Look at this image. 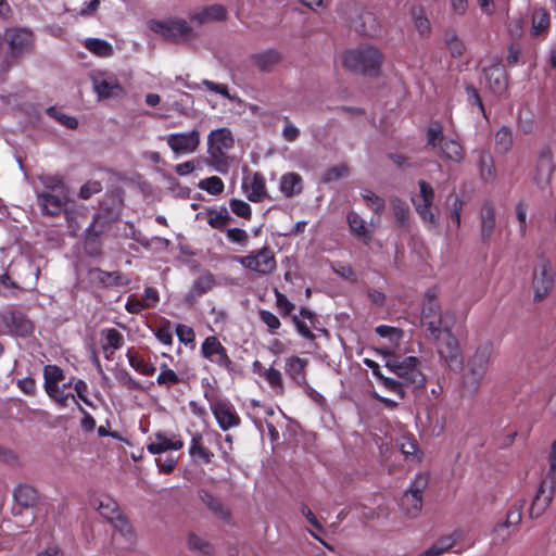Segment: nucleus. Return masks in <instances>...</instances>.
I'll return each instance as SVG.
<instances>
[{
	"mask_svg": "<svg viewBox=\"0 0 556 556\" xmlns=\"http://www.w3.org/2000/svg\"><path fill=\"white\" fill-rule=\"evenodd\" d=\"M382 62V52L369 45L350 49L343 54V66L348 71L369 77L380 75Z\"/></svg>",
	"mask_w": 556,
	"mask_h": 556,
	"instance_id": "1",
	"label": "nucleus"
},
{
	"mask_svg": "<svg viewBox=\"0 0 556 556\" xmlns=\"http://www.w3.org/2000/svg\"><path fill=\"white\" fill-rule=\"evenodd\" d=\"M493 354V344L486 341L480 344L472 356H470L466 364V377L464 380V390L471 395L476 394L489 370L491 357Z\"/></svg>",
	"mask_w": 556,
	"mask_h": 556,
	"instance_id": "2",
	"label": "nucleus"
},
{
	"mask_svg": "<svg viewBox=\"0 0 556 556\" xmlns=\"http://www.w3.org/2000/svg\"><path fill=\"white\" fill-rule=\"evenodd\" d=\"M235 144L232 132L229 128L223 127L212 130L207 136L208 164L220 174L229 170V156L227 151Z\"/></svg>",
	"mask_w": 556,
	"mask_h": 556,
	"instance_id": "3",
	"label": "nucleus"
},
{
	"mask_svg": "<svg viewBox=\"0 0 556 556\" xmlns=\"http://www.w3.org/2000/svg\"><path fill=\"white\" fill-rule=\"evenodd\" d=\"M426 139L431 149H440L442 159L454 163H460L465 159L463 146L457 140L445 138L441 122L435 121L430 124L426 131Z\"/></svg>",
	"mask_w": 556,
	"mask_h": 556,
	"instance_id": "4",
	"label": "nucleus"
},
{
	"mask_svg": "<svg viewBox=\"0 0 556 556\" xmlns=\"http://www.w3.org/2000/svg\"><path fill=\"white\" fill-rule=\"evenodd\" d=\"M386 367L393 372L404 386L422 388L426 383V377L420 369V361L416 356H406L389 358Z\"/></svg>",
	"mask_w": 556,
	"mask_h": 556,
	"instance_id": "5",
	"label": "nucleus"
},
{
	"mask_svg": "<svg viewBox=\"0 0 556 556\" xmlns=\"http://www.w3.org/2000/svg\"><path fill=\"white\" fill-rule=\"evenodd\" d=\"M200 353L204 359L216 366L219 370L232 374L236 369V364L228 354V350L217 336L206 337L201 343Z\"/></svg>",
	"mask_w": 556,
	"mask_h": 556,
	"instance_id": "6",
	"label": "nucleus"
},
{
	"mask_svg": "<svg viewBox=\"0 0 556 556\" xmlns=\"http://www.w3.org/2000/svg\"><path fill=\"white\" fill-rule=\"evenodd\" d=\"M238 262L248 270L258 275H270L277 267V262L273 249L264 245L257 251H252L248 255L238 257Z\"/></svg>",
	"mask_w": 556,
	"mask_h": 556,
	"instance_id": "7",
	"label": "nucleus"
},
{
	"mask_svg": "<svg viewBox=\"0 0 556 556\" xmlns=\"http://www.w3.org/2000/svg\"><path fill=\"white\" fill-rule=\"evenodd\" d=\"M419 194L412 198L413 205L422 222L435 226L438 224V207L434 205V190L426 180H419Z\"/></svg>",
	"mask_w": 556,
	"mask_h": 556,
	"instance_id": "8",
	"label": "nucleus"
},
{
	"mask_svg": "<svg viewBox=\"0 0 556 556\" xmlns=\"http://www.w3.org/2000/svg\"><path fill=\"white\" fill-rule=\"evenodd\" d=\"M204 397L208 401L211 412L223 431H228L241 425L239 414L228 400L211 397L208 392L204 393Z\"/></svg>",
	"mask_w": 556,
	"mask_h": 556,
	"instance_id": "9",
	"label": "nucleus"
},
{
	"mask_svg": "<svg viewBox=\"0 0 556 556\" xmlns=\"http://www.w3.org/2000/svg\"><path fill=\"white\" fill-rule=\"evenodd\" d=\"M0 319L11 336L28 338L35 331L34 323L22 311L8 307L0 314Z\"/></svg>",
	"mask_w": 556,
	"mask_h": 556,
	"instance_id": "10",
	"label": "nucleus"
},
{
	"mask_svg": "<svg viewBox=\"0 0 556 556\" xmlns=\"http://www.w3.org/2000/svg\"><path fill=\"white\" fill-rule=\"evenodd\" d=\"M439 356L453 371H459L464 366L463 355L458 340L451 328H445V337L438 345Z\"/></svg>",
	"mask_w": 556,
	"mask_h": 556,
	"instance_id": "11",
	"label": "nucleus"
},
{
	"mask_svg": "<svg viewBox=\"0 0 556 556\" xmlns=\"http://www.w3.org/2000/svg\"><path fill=\"white\" fill-rule=\"evenodd\" d=\"M554 287V273L551 262L541 261L533 270L532 289L534 302L545 299Z\"/></svg>",
	"mask_w": 556,
	"mask_h": 556,
	"instance_id": "12",
	"label": "nucleus"
},
{
	"mask_svg": "<svg viewBox=\"0 0 556 556\" xmlns=\"http://www.w3.org/2000/svg\"><path fill=\"white\" fill-rule=\"evenodd\" d=\"M150 28L165 39L176 41L192 35V28L185 20L151 21Z\"/></svg>",
	"mask_w": 556,
	"mask_h": 556,
	"instance_id": "13",
	"label": "nucleus"
},
{
	"mask_svg": "<svg viewBox=\"0 0 556 556\" xmlns=\"http://www.w3.org/2000/svg\"><path fill=\"white\" fill-rule=\"evenodd\" d=\"M166 142L175 154H191L200 146V131L192 129L189 132H176L166 137Z\"/></svg>",
	"mask_w": 556,
	"mask_h": 556,
	"instance_id": "14",
	"label": "nucleus"
},
{
	"mask_svg": "<svg viewBox=\"0 0 556 556\" xmlns=\"http://www.w3.org/2000/svg\"><path fill=\"white\" fill-rule=\"evenodd\" d=\"M68 202V191L61 192H38L37 204L41 213L47 216H59L65 211Z\"/></svg>",
	"mask_w": 556,
	"mask_h": 556,
	"instance_id": "15",
	"label": "nucleus"
},
{
	"mask_svg": "<svg viewBox=\"0 0 556 556\" xmlns=\"http://www.w3.org/2000/svg\"><path fill=\"white\" fill-rule=\"evenodd\" d=\"M112 526L114 528L112 541L115 547L122 551L132 549L136 545V533L129 519L124 515Z\"/></svg>",
	"mask_w": 556,
	"mask_h": 556,
	"instance_id": "16",
	"label": "nucleus"
},
{
	"mask_svg": "<svg viewBox=\"0 0 556 556\" xmlns=\"http://www.w3.org/2000/svg\"><path fill=\"white\" fill-rule=\"evenodd\" d=\"M7 37L10 52L15 58L29 52L33 48V33L27 29H12L8 31Z\"/></svg>",
	"mask_w": 556,
	"mask_h": 556,
	"instance_id": "17",
	"label": "nucleus"
},
{
	"mask_svg": "<svg viewBox=\"0 0 556 556\" xmlns=\"http://www.w3.org/2000/svg\"><path fill=\"white\" fill-rule=\"evenodd\" d=\"M89 277L104 288L126 287L131 281L127 275L119 270L106 271L98 267L89 270Z\"/></svg>",
	"mask_w": 556,
	"mask_h": 556,
	"instance_id": "18",
	"label": "nucleus"
},
{
	"mask_svg": "<svg viewBox=\"0 0 556 556\" xmlns=\"http://www.w3.org/2000/svg\"><path fill=\"white\" fill-rule=\"evenodd\" d=\"M198 220L205 219L208 226L218 231H225L226 227L232 222L227 207L222 206L219 210L215 207H205L195 216Z\"/></svg>",
	"mask_w": 556,
	"mask_h": 556,
	"instance_id": "19",
	"label": "nucleus"
},
{
	"mask_svg": "<svg viewBox=\"0 0 556 556\" xmlns=\"http://www.w3.org/2000/svg\"><path fill=\"white\" fill-rule=\"evenodd\" d=\"M479 218L481 242L489 244L496 227V212L491 201L483 202Z\"/></svg>",
	"mask_w": 556,
	"mask_h": 556,
	"instance_id": "20",
	"label": "nucleus"
},
{
	"mask_svg": "<svg viewBox=\"0 0 556 556\" xmlns=\"http://www.w3.org/2000/svg\"><path fill=\"white\" fill-rule=\"evenodd\" d=\"M532 38H545L551 29V13L544 7H534L530 13Z\"/></svg>",
	"mask_w": 556,
	"mask_h": 556,
	"instance_id": "21",
	"label": "nucleus"
},
{
	"mask_svg": "<svg viewBox=\"0 0 556 556\" xmlns=\"http://www.w3.org/2000/svg\"><path fill=\"white\" fill-rule=\"evenodd\" d=\"M555 488L556 486H551V482H546V478L542 480L538 493L529 508V515L531 518H539L549 506L554 496Z\"/></svg>",
	"mask_w": 556,
	"mask_h": 556,
	"instance_id": "22",
	"label": "nucleus"
},
{
	"mask_svg": "<svg viewBox=\"0 0 556 556\" xmlns=\"http://www.w3.org/2000/svg\"><path fill=\"white\" fill-rule=\"evenodd\" d=\"M242 189L251 202H261L266 197V180L262 173L255 172L245 176L242 181Z\"/></svg>",
	"mask_w": 556,
	"mask_h": 556,
	"instance_id": "23",
	"label": "nucleus"
},
{
	"mask_svg": "<svg viewBox=\"0 0 556 556\" xmlns=\"http://www.w3.org/2000/svg\"><path fill=\"white\" fill-rule=\"evenodd\" d=\"M184 447V441L179 437L173 435L172 438L166 437L164 432H156L154 434V441L147 444V451L150 454L157 455L167 451H179Z\"/></svg>",
	"mask_w": 556,
	"mask_h": 556,
	"instance_id": "24",
	"label": "nucleus"
},
{
	"mask_svg": "<svg viewBox=\"0 0 556 556\" xmlns=\"http://www.w3.org/2000/svg\"><path fill=\"white\" fill-rule=\"evenodd\" d=\"M91 505L111 525H113L117 520V518L124 516V514L119 509L117 502L109 495H102L100 497L93 498Z\"/></svg>",
	"mask_w": 556,
	"mask_h": 556,
	"instance_id": "25",
	"label": "nucleus"
},
{
	"mask_svg": "<svg viewBox=\"0 0 556 556\" xmlns=\"http://www.w3.org/2000/svg\"><path fill=\"white\" fill-rule=\"evenodd\" d=\"M99 98H117L125 93L124 88L114 76L98 77L93 80Z\"/></svg>",
	"mask_w": 556,
	"mask_h": 556,
	"instance_id": "26",
	"label": "nucleus"
},
{
	"mask_svg": "<svg viewBox=\"0 0 556 556\" xmlns=\"http://www.w3.org/2000/svg\"><path fill=\"white\" fill-rule=\"evenodd\" d=\"M306 367L307 361L299 356L287 358L285 370L290 379L298 386L306 384Z\"/></svg>",
	"mask_w": 556,
	"mask_h": 556,
	"instance_id": "27",
	"label": "nucleus"
},
{
	"mask_svg": "<svg viewBox=\"0 0 556 556\" xmlns=\"http://www.w3.org/2000/svg\"><path fill=\"white\" fill-rule=\"evenodd\" d=\"M484 73L489 87L494 93L501 94L507 89L508 77L504 67L492 65L485 68Z\"/></svg>",
	"mask_w": 556,
	"mask_h": 556,
	"instance_id": "28",
	"label": "nucleus"
},
{
	"mask_svg": "<svg viewBox=\"0 0 556 556\" xmlns=\"http://www.w3.org/2000/svg\"><path fill=\"white\" fill-rule=\"evenodd\" d=\"M13 497L17 506L21 508H33L39 501L37 490L29 484H18L13 492Z\"/></svg>",
	"mask_w": 556,
	"mask_h": 556,
	"instance_id": "29",
	"label": "nucleus"
},
{
	"mask_svg": "<svg viewBox=\"0 0 556 556\" xmlns=\"http://www.w3.org/2000/svg\"><path fill=\"white\" fill-rule=\"evenodd\" d=\"M281 59V53L275 49H268L251 55V61L261 72H271L280 63Z\"/></svg>",
	"mask_w": 556,
	"mask_h": 556,
	"instance_id": "30",
	"label": "nucleus"
},
{
	"mask_svg": "<svg viewBox=\"0 0 556 556\" xmlns=\"http://www.w3.org/2000/svg\"><path fill=\"white\" fill-rule=\"evenodd\" d=\"M279 189L286 198H293L303 191V179L298 173H286L280 178Z\"/></svg>",
	"mask_w": 556,
	"mask_h": 556,
	"instance_id": "31",
	"label": "nucleus"
},
{
	"mask_svg": "<svg viewBox=\"0 0 556 556\" xmlns=\"http://www.w3.org/2000/svg\"><path fill=\"white\" fill-rule=\"evenodd\" d=\"M198 496L203 504L219 519L227 520L230 518L229 510L224 506L222 501L206 490H199Z\"/></svg>",
	"mask_w": 556,
	"mask_h": 556,
	"instance_id": "32",
	"label": "nucleus"
},
{
	"mask_svg": "<svg viewBox=\"0 0 556 556\" xmlns=\"http://www.w3.org/2000/svg\"><path fill=\"white\" fill-rule=\"evenodd\" d=\"M189 454L193 459H200L204 464H210L214 457V454L204 446L202 433L198 431L192 434Z\"/></svg>",
	"mask_w": 556,
	"mask_h": 556,
	"instance_id": "33",
	"label": "nucleus"
},
{
	"mask_svg": "<svg viewBox=\"0 0 556 556\" xmlns=\"http://www.w3.org/2000/svg\"><path fill=\"white\" fill-rule=\"evenodd\" d=\"M215 285L214 276L211 273H206L204 275H201L198 277L193 283L192 287L187 294V300L189 302H193L195 299L204 295L208 291L212 290V288Z\"/></svg>",
	"mask_w": 556,
	"mask_h": 556,
	"instance_id": "34",
	"label": "nucleus"
},
{
	"mask_svg": "<svg viewBox=\"0 0 556 556\" xmlns=\"http://www.w3.org/2000/svg\"><path fill=\"white\" fill-rule=\"evenodd\" d=\"M45 390L48 395L58 393L59 383L64 380L62 368L56 365H46L43 368Z\"/></svg>",
	"mask_w": 556,
	"mask_h": 556,
	"instance_id": "35",
	"label": "nucleus"
},
{
	"mask_svg": "<svg viewBox=\"0 0 556 556\" xmlns=\"http://www.w3.org/2000/svg\"><path fill=\"white\" fill-rule=\"evenodd\" d=\"M478 166L480 178L489 184L493 182L496 176L495 165L492 155L484 150L478 152Z\"/></svg>",
	"mask_w": 556,
	"mask_h": 556,
	"instance_id": "36",
	"label": "nucleus"
},
{
	"mask_svg": "<svg viewBox=\"0 0 556 556\" xmlns=\"http://www.w3.org/2000/svg\"><path fill=\"white\" fill-rule=\"evenodd\" d=\"M421 325L429 332V337L433 340H439L442 333H445V328H450L443 323L442 315H420Z\"/></svg>",
	"mask_w": 556,
	"mask_h": 556,
	"instance_id": "37",
	"label": "nucleus"
},
{
	"mask_svg": "<svg viewBox=\"0 0 556 556\" xmlns=\"http://www.w3.org/2000/svg\"><path fill=\"white\" fill-rule=\"evenodd\" d=\"M354 28L363 36L374 37L379 30V25L376 16L366 11L354 22Z\"/></svg>",
	"mask_w": 556,
	"mask_h": 556,
	"instance_id": "38",
	"label": "nucleus"
},
{
	"mask_svg": "<svg viewBox=\"0 0 556 556\" xmlns=\"http://www.w3.org/2000/svg\"><path fill=\"white\" fill-rule=\"evenodd\" d=\"M397 445L406 459L410 458L412 460L417 462L421 459V452L419 450L418 442L413 434H402L397 439Z\"/></svg>",
	"mask_w": 556,
	"mask_h": 556,
	"instance_id": "39",
	"label": "nucleus"
},
{
	"mask_svg": "<svg viewBox=\"0 0 556 556\" xmlns=\"http://www.w3.org/2000/svg\"><path fill=\"white\" fill-rule=\"evenodd\" d=\"M102 334L105 337V343L102 349L105 352L106 359H111L115 350H119L124 345V336L115 328L104 329Z\"/></svg>",
	"mask_w": 556,
	"mask_h": 556,
	"instance_id": "40",
	"label": "nucleus"
},
{
	"mask_svg": "<svg viewBox=\"0 0 556 556\" xmlns=\"http://www.w3.org/2000/svg\"><path fill=\"white\" fill-rule=\"evenodd\" d=\"M227 11L220 4H213L202 9L200 12L192 14L191 20L202 24L207 21H223L226 18Z\"/></svg>",
	"mask_w": 556,
	"mask_h": 556,
	"instance_id": "41",
	"label": "nucleus"
},
{
	"mask_svg": "<svg viewBox=\"0 0 556 556\" xmlns=\"http://www.w3.org/2000/svg\"><path fill=\"white\" fill-rule=\"evenodd\" d=\"M462 535V531H455L451 535L441 536L424 553L427 556H440L444 552L454 547L456 540Z\"/></svg>",
	"mask_w": 556,
	"mask_h": 556,
	"instance_id": "42",
	"label": "nucleus"
},
{
	"mask_svg": "<svg viewBox=\"0 0 556 556\" xmlns=\"http://www.w3.org/2000/svg\"><path fill=\"white\" fill-rule=\"evenodd\" d=\"M126 356L130 367L134 368L137 372L144 376H153L155 374V366L152 363L146 362L140 353L130 349L127 351Z\"/></svg>",
	"mask_w": 556,
	"mask_h": 556,
	"instance_id": "43",
	"label": "nucleus"
},
{
	"mask_svg": "<svg viewBox=\"0 0 556 556\" xmlns=\"http://www.w3.org/2000/svg\"><path fill=\"white\" fill-rule=\"evenodd\" d=\"M392 211L394 214L395 223L400 228H408L409 226V207L407 203L397 198L393 197L390 199Z\"/></svg>",
	"mask_w": 556,
	"mask_h": 556,
	"instance_id": "44",
	"label": "nucleus"
},
{
	"mask_svg": "<svg viewBox=\"0 0 556 556\" xmlns=\"http://www.w3.org/2000/svg\"><path fill=\"white\" fill-rule=\"evenodd\" d=\"M401 506L406 516L415 518L419 515L422 508V496L405 492L401 498Z\"/></svg>",
	"mask_w": 556,
	"mask_h": 556,
	"instance_id": "45",
	"label": "nucleus"
},
{
	"mask_svg": "<svg viewBox=\"0 0 556 556\" xmlns=\"http://www.w3.org/2000/svg\"><path fill=\"white\" fill-rule=\"evenodd\" d=\"M84 47L89 52L100 58H108L114 53L112 45L99 38H87L84 41Z\"/></svg>",
	"mask_w": 556,
	"mask_h": 556,
	"instance_id": "46",
	"label": "nucleus"
},
{
	"mask_svg": "<svg viewBox=\"0 0 556 556\" xmlns=\"http://www.w3.org/2000/svg\"><path fill=\"white\" fill-rule=\"evenodd\" d=\"M421 315H442L440 302L438 300V290L428 289L424 294Z\"/></svg>",
	"mask_w": 556,
	"mask_h": 556,
	"instance_id": "47",
	"label": "nucleus"
},
{
	"mask_svg": "<svg viewBox=\"0 0 556 556\" xmlns=\"http://www.w3.org/2000/svg\"><path fill=\"white\" fill-rule=\"evenodd\" d=\"M39 181L43 187L41 192H61L68 191L66 184L63 178L59 175H41Z\"/></svg>",
	"mask_w": 556,
	"mask_h": 556,
	"instance_id": "48",
	"label": "nucleus"
},
{
	"mask_svg": "<svg viewBox=\"0 0 556 556\" xmlns=\"http://www.w3.org/2000/svg\"><path fill=\"white\" fill-rule=\"evenodd\" d=\"M513 147V134L509 127L503 126L495 134V149L498 153L505 154Z\"/></svg>",
	"mask_w": 556,
	"mask_h": 556,
	"instance_id": "49",
	"label": "nucleus"
},
{
	"mask_svg": "<svg viewBox=\"0 0 556 556\" xmlns=\"http://www.w3.org/2000/svg\"><path fill=\"white\" fill-rule=\"evenodd\" d=\"M445 45L452 58H462L466 52V46L464 41L455 31L446 33Z\"/></svg>",
	"mask_w": 556,
	"mask_h": 556,
	"instance_id": "50",
	"label": "nucleus"
},
{
	"mask_svg": "<svg viewBox=\"0 0 556 556\" xmlns=\"http://www.w3.org/2000/svg\"><path fill=\"white\" fill-rule=\"evenodd\" d=\"M363 200L365 201L366 205L374 211L375 214L381 215L386 208V202L384 200L377 195L375 192H372L369 189H364L361 193Z\"/></svg>",
	"mask_w": 556,
	"mask_h": 556,
	"instance_id": "51",
	"label": "nucleus"
},
{
	"mask_svg": "<svg viewBox=\"0 0 556 556\" xmlns=\"http://www.w3.org/2000/svg\"><path fill=\"white\" fill-rule=\"evenodd\" d=\"M412 15L414 18V24L420 36L427 37L431 34V23L429 18L425 15L422 9H413Z\"/></svg>",
	"mask_w": 556,
	"mask_h": 556,
	"instance_id": "52",
	"label": "nucleus"
},
{
	"mask_svg": "<svg viewBox=\"0 0 556 556\" xmlns=\"http://www.w3.org/2000/svg\"><path fill=\"white\" fill-rule=\"evenodd\" d=\"M198 186L200 189L206 191L212 195H218L225 189L224 181L218 176H211L205 179H202L200 180Z\"/></svg>",
	"mask_w": 556,
	"mask_h": 556,
	"instance_id": "53",
	"label": "nucleus"
},
{
	"mask_svg": "<svg viewBox=\"0 0 556 556\" xmlns=\"http://www.w3.org/2000/svg\"><path fill=\"white\" fill-rule=\"evenodd\" d=\"M348 224L350 230L357 237H367L368 230L366 228L365 220L355 212H350L348 214Z\"/></svg>",
	"mask_w": 556,
	"mask_h": 556,
	"instance_id": "54",
	"label": "nucleus"
},
{
	"mask_svg": "<svg viewBox=\"0 0 556 556\" xmlns=\"http://www.w3.org/2000/svg\"><path fill=\"white\" fill-rule=\"evenodd\" d=\"M154 334L164 345L170 346L173 344V331L169 320L163 319L156 327Z\"/></svg>",
	"mask_w": 556,
	"mask_h": 556,
	"instance_id": "55",
	"label": "nucleus"
},
{
	"mask_svg": "<svg viewBox=\"0 0 556 556\" xmlns=\"http://www.w3.org/2000/svg\"><path fill=\"white\" fill-rule=\"evenodd\" d=\"M522 503L514 504L507 513V517L504 523L496 528V531L507 528L509 526H516L521 521L522 518Z\"/></svg>",
	"mask_w": 556,
	"mask_h": 556,
	"instance_id": "56",
	"label": "nucleus"
},
{
	"mask_svg": "<svg viewBox=\"0 0 556 556\" xmlns=\"http://www.w3.org/2000/svg\"><path fill=\"white\" fill-rule=\"evenodd\" d=\"M263 377L273 390H276L279 392L283 391L282 376L278 369L273 368V367L264 369Z\"/></svg>",
	"mask_w": 556,
	"mask_h": 556,
	"instance_id": "57",
	"label": "nucleus"
},
{
	"mask_svg": "<svg viewBox=\"0 0 556 556\" xmlns=\"http://www.w3.org/2000/svg\"><path fill=\"white\" fill-rule=\"evenodd\" d=\"M47 114L58 122H60L63 126L68 129H76L78 126V121L74 116L66 115L60 112L56 108L51 106L47 110Z\"/></svg>",
	"mask_w": 556,
	"mask_h": 556,
	"instance_id": "58",
	"label": "nucleus"
},
{
	"mask_svg": "<svg viewBox=\"0 0 556 556\" xmlns=\"http://www.w3.org/2000/svg\"><path fill=\"white\" fill-rule=\"evenodd\" d=\"M258 317L262 323H264L270 333H276V331L280 328L281 323L279 318L267 309H260Z\"/></svg>",
	"mask_w": 556,
	"mask_h": 556,
	"instance_id": "59",
	"label": "nucleus"
},
{
	"mask_svg": "<svg viewBox=\"0 0 556 556\" xmlns=\"http://www.w3.org/2000/svg\"><path fill=\"white\" fill-rule=\"evenodd\" d=\"M379 383H381L389 392L395 394L400 400H403L405 397V386L403 384V382L384 376L379 381Z\"/></svg>",
	"mask_w": 556,
	"mask_h": 556,
	"instance_id": "60",
	"label": "nucleus"
},
{
	"mask_svg": "<svg viewBox=\"0 0 556 556\" xmlns=\"http://www.w3.org/2000/svg\"><path fill=\"white\" fill-rule=\"evenodd\" d=\"M185 380L179 377L174 370L160 372L156 378V383L166 389L172 388L174 384L184 383Z\"/></svg>",
	"mask_w": 556,
	"mask_h": 556,
	"instance_id": "61",
	"label": "nucleus"
},
{
	"mask_svg": "<svg viewBox=\"0 0 556 556\" xmlns=\"http://www.w3.org/2000/svg\"><path fill=\"white\" fill-rule=\"evenodd\" d=\"M229 205H230L232 213L236 214L237 216L245 218V219H251V217H252L251 206L243 200L232 199V200H230Z\"/></svg>",
	"mask_w": 556,
	"mask_h": 556,
	"instance_id": "62",
	"label": "nucleus"
},
{
	"mask_svg": "<svg viewBox=\"0 0 556 556\" xmlns=\"http://www.w3.org/2000/svg\"><path fill=\"white\" fill-rule=\"evenodd\" d=\"M102 189V184L100 181L89 180L80 187L78 197L83 200H88L93 194L101 192Z\"/></svg>",
	"mask_w": 556,
	"mask_h": 556,
	"instance_id": "63",
	"label": "nucleus"
},
{
	"mask_svg": "<svg viewBox=\"0 0 556 556\" xmlns=\"http://www.w3.org/2000/svg\"><path fill=\"white\" fill-rule=\"evenodd\" d=\"M549 469L544 478L546 482H551V486H556V440L552 443L548 457Z\"/></svg>",
	"mask_w": 556,
	"mask_h": 556,
	"instance_id": "64",
	"label": "nucleus"
}]
</instances>
